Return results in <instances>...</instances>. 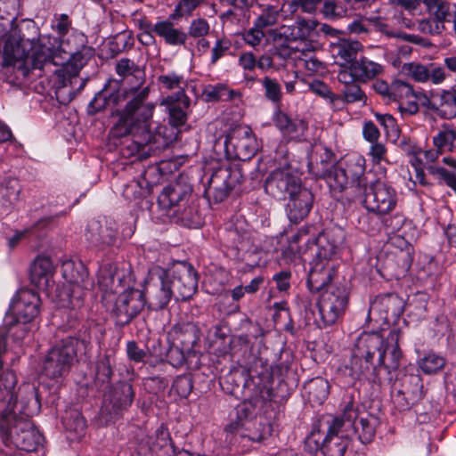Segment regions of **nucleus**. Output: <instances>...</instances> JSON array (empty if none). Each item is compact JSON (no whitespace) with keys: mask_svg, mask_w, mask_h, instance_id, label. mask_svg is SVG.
<instances>
[{"mask_svg":"<svg viewBox=\"0 0 456 456\" xmlns=\"http://www.w3.org/2000/svg\"><path fill=\"white\" fill-rule=\"evenodd\" d=\"M116 72L122 78L134 77L136 81L128 90L123 91L128 99L125 107L111 113L117 117V120L110 128V134L130 140L131 144L127 148L131 155L150 143L167 145L168 140L161 137L162 130H167V127H159L156 134L151 129L156 106L147 102L150 87L142 86L144 83L143 71L133 61L123 58L117 62Z\"/></svg>","mask_w":456,"mask_h":456,"instance_id":"obj_1","label":"nucleus"},{"mask_svg":"<svg viewBox=\"0 0 456 456\" xmlns=\"http://www.w3.org/2000/svg\"><path fill=\"white\" fill-rule=\"evenodd\" d=\"M26 50H28V56L24 59L22 66L19 65L18 68L23 71L25 76L28 75L30 68L40 70L46 68L52 71V66H64L65 64V69L68 70L71 66L70 73L76 75L86 63V59L81 53H73L67 49L64 42L52 36L30 34L26 41ZM63 71V68L53 70L57 76H61Z\"/></svg>","mask_w":456,"mask_h":456,"instance_id":"obj_2","label":"nucleus"},{"mask_svg":"<svg viewBox=\"0 0 456 456\" xmlns=\"http://www.w3.org/2000/svg\"><path fill=\"white\" fill-rule=\"evenodd\" d=\"M20 409L0 420V435L6 445L34 452L41 444L42 436L35 428L30 418L39 412L40 403L32 386L20 388Z\"/></svg>","mask_w":456,"mask_h":456,"instance_id":"obj_3","label":"nucleus"},{"mask_svg":"<svg viewBox=\"0 0 456 456\" xmlns=\"http://www.w3.org/2000/svg\"><path fill=\"white\" fill-rule=\"evenodd\" d=\"M99 283L107 293L118 295L112 312L121 325L129 323L146 305L142 291L132 288L131 275L115 265L107 264L100 269Z\"/></svg>","mask_w":456,"mask_h":456,"instance_id":"obj_4","label":"nucleus"},{"mask_svg":"<svg viewBox=\"0 0 456 456\" xmlns=\"http://www.w3.org/2000/svg\"><path fill=\"white\" fill-rule=\"evenodd\" d=\"M40 307V298L38 295L30 289H22L19 291L13 299L10 311L4 319V328L5 332L0 334V338L10 334L15 339H21L28 331L27 324L34 320Z\"/></svg>","mask_w":456,"mask_h":456,"instance_id":"obj_5","label":"nucleus"},{"mask_svg":"<svg viewBox=\"0 0 456 456\" xmlns=\"http://www.w3.org/2000/svg\"><path fill=\"white\" fill-rule=\"evenodd\" d=\"M30 34H39L35 23L17 24L15 20H12L9 28L0 23V53H3L4 66H22L24 59L28 56L26 41Z\"/></svg>","mask_w":456,"mask_h":456,"instance_id":"obj_6","label":"nucleus"},{"mask_svg":"<svg viewBox=\"0 0 456 456\" xmlns=\"http://www.w3.org/2000/svg\"><path fill=\"white\" fill-rule=\"evenodd\" d=\"M350 437L343 420L339 417H335L327 421L325 434L314 426L305 443L311 452L321 450L324 456H344Z\"/></svg>","mask_w":456,"mask_h":456,"instance_id":"obj_7","label":"nucleus"},{"mask_svg":"<svg viewBox=\"0 0 456 456\" xmlns=\"http://www.w3.org/2000/svg\"><path fill=\"white\" fill-rule=\"evenodd\" d=\"M89 342L86 339L66 338L53 346L45 356L42 370L45 376L57 379L68 373L77 355L86 354Z\"/></svg>","mask_w":456,"mask_h":456,"instance_id":"obj_8","label":"nucleus"},{"mask_svg":"<svg viewBox=\"0 0 456 456\" xmlns=\"http://www.w3.org/2000/svg\"><path fill=\"white\" fill-rule=\"evenodd\" d=\"M61 270L66 284L58 293L60 306L80 309L90 285L87 269L81 261L67 260L62 264Z\"/></svg>","mask_w":456,"mask_h":456,"instance_id":"obj_9","label":"nucleus"},{"mask_svg":"<svg viewBox=\"0 0 456 456\" xmlns=\"http://www.w3.org/2000/svg\"><path fill=\"white\" fill-rule=\"evenodd\" d=\"M354 200L362 202L369 213L384 216L393 211L397 204L395 190L386 181L378 179L368 187H360Z\"/></svg>","mask_w":456,"mask_h":456,"instance_id":"obj_10","label":"nucleus"},{"mask_svg":"<svg viewBox=\"0 0 456 456\" xmlns=\"http://www.w3.org/2000/svg\"><path fill=\"white\" fill-rule=\"evenodd\" d=\"M142 293L150 309L160 310L165 308L175 294L167 270L159 266L150 270Z\"/></svg>","mask_w":456,"mask_h":456,"instance_id":"obj_11","label":"nucleus"},{"mask_svg":"<svg viewBox=\"0 0 456 456\" xmlns=\"http://www.w3.org/2000/svg\"><path fill=\"white\" fill-rule=\"evenodd\" d=\"M382 345V337L378 333H366L360 337L356 352L350 362V375L360 379L375 368L373 356Z\"/></svg>","mask_w":456,"mask_h":456,"instance_id":"obj_12","label":"nucleus"},{"mask_svg":"<svg viewBox=\"0 0 456 456\" xmlns=\"http://www.w3.org/2000/svg\"><path fill=\"white\" fill-rule=\"evenodd\" d=\"M339 418L343 420L350 436L356 434L362 444H368L374 438L376 428L379 425L378 418L364 411L360 412L353 402H349L345 406Z\"/></svg>","mask_w":456,"mask_h":456,"instance_id":"obj_13","label":"nucleus"},{"mask_svg":"<svg viewBox=\"0 0 456 456\" xmlns=\"http://www.w3.org/2000/svg\"><path fill=\"white\" fill-rule=\"evenodd\" d=\"M347 304L348 292L346 287L328 286L318 303L323 327L334 324L344 314Z\"/></svg>","mask_w":456,"mask_h":456,"instance_id":"obj_14","label":"nucleus"},{"mask_svg":"<svg viewBox=\"0 0 456 456\" xmlns=\"http://www.w3.org/2000/svg\"><path fill=\"white\" fill-rule=\"evenodd\" d=\"M224 151L228 158L248 160L258 150V143L252 130L248 126L232 128L224 142Z\"/></svg>","mask_w":456,"mask_h":456,"instance_id":"obj_15","label":"nucleus"},{"mask_svg":"<svg viewBox=\"0 0 456 456\" xmlns=\"http://www.w3.org/2000/svg\"><path fill=\"white\" fill-rule=\"evenodd\" d=\"M242 180L243 174L238 165L222 166L213 172L206 194L215 202H222Z\"/></svg>","mask_w":456,"mask_h":456,"instance_id":"obj_16","label":"nucleus"},{"mask_svg":"<svg viewBox=\"0 0 456 456\" xmlns=\"http://www.w3.org/2000/svg\"><path fill=\"white\" fill-rule=\"evenodd\" d=\"M301 187L300 178L289 166L274 169L265 183V191L277 200L289 198Z\"/></svg>","mask_w":456,"mask_h":456,"instance_id":"obj_17","label":"nucleus"},{"mask_svg":"<svg viewBox=\"0 0 456 456\" xmlns=\"http://www.w3.org/2000/svg\"><path fill=\"white\" fill-rule=\"evenodd\" d=\"M167 272L171 286L175 290V299L187 300L191 298L198 288L197 273L192 266L186 263H180Z\"/></svg>","mask_w":456,"mask_h":456,"instance_id":"obj_18","label":"nucleus"},{"mask_svg":"<svg viewBox=\"0 0 456 456\" xmlns=\"http://www.w3.org/2000/svg\"><path fill=\"white\" fill-rule=\"evenodd\" d=\"M158 83L162 90L176 91L175 94L168 95L161 101V105H170L171 103L179 102L183 108H188L190 99L185 94V87L187 82L184 77L175 71H170L158 77Z\"/></svg>","mask_w":456,"mask_h":456,"instance_id":"obj_19","label":"nucleus"},{"mask_svg":"<svg viewBox=\"0 0 456 456\" xmlns=\"http://www.w3.org/2000/svg\"><path fill=\"white\" fill-rule=\"evenodd\" d=\"M191 191V187L186 183L180 181L171 183L159 195V205L167 210V214L169 216V213L174 211L175 208L189 202Z\"/></svg>","mask_w":456,"mask_h":456,"instance_id":"obj_20","label":"nucleus"},{"mask_svg":"<svg viewBox=\"0 0 456 456\" xmlns=\"http://www.w3.org/2000/svg\"><path fill=\"white\" fill-rule=\"evenodd\" d=\"M314 201V194L305 187L291 194L286 204V214L290 223L297 224L303 221L309 215Z\"/></svg>","mask_w":456,"mask_h":456,"instance_id":"obj_21","label":"nucleus"},{"mask_svg":"<svg viewBox=\"0 0 456 456\" xmlns=\"http://www.w3.org/2000/svg\"><path fill=\"white\" fill-rule=\"evenodd\" d=\"M401 338V330L399 329L392 330L386 339H382V345L377 354H379V364L384 366L388 372L396 370L403 357L402 351L399 347V340Z\"/></svg>","mask_w":456,"mask_h":456,"instance_id":"obj_22","label":"nucleus"},{"mask_svg":"<svg viewBox=\"0 0 456 456\" xmlns=\"http://www.w3.org/2000/svg\"><path fill=\"white\" fill-rule=\"evenodd\" d=\"M402 72L419 83L430 81L435 85H439L446 77L444 68L436 63L427 65L419 62L404 63L402 66Z\"/></svg>","mask_w":456,"mask_h":456,"instance_id":"obj_23","label":"nucleus"},{"mask_svg":"<svg viewBox=\"0 0 456 456\" xmlns=\"http://www.w3.org/2000/svg\"><path fill=\"white\" fill-rule=\"evenodd\" d=\"M273 121L283 137L289 140L302 141L305 139L307 123L301 118H292L281 110L274 112Z\"/></svg>","mask_w":456,"mask_h":456,"instance_id":"obj_24","label":"nucleus"},{"mask_svg":"<svg viewBox=\"0 0 456 456\" xmlns=\"http://www.w3.org/2000/svg\"><path fill=\"white\" fill-rule=\"evenodd\" d=\"M118 82H110L102 90L95 94L88 105V113L95 114L104 110L109 105H118L127 95L122 90L117 88Z\"/></svg>","mask_w":456,"mask_h":456,"instance_id":"obj_25","label":"nucleus"},{"mask_svg":"<svg viewBox=\"0 0 456 456\" xmlns=\"http://www.w3.org/2000/svg\"><path fill=\"white\" fill-rule=\"evenodd\" d=\"M55 266L47 256H38L30 266V281L41 290L47 289L53 282Z\"/></svg>","mask_w":456,"mask_h":456,"instance_id":"obj_26","label":"nucleus"},{"mask_svg":"<svg viewBox=\"0 0 456 456\" xmlns=\"http://www.w3.org/2000/svg\"><path fill=\"white\" fill-rule=\"evenodd\" d=\"M307 245L311 244L310 248L316 247L315 259L314 261L330 264V259L335 256L342 243V237H335L331 232L322 233L318 238L306 240Z\"/></svg>","mask_w":456,"mask_h":456,"instance_id":"obj_27","label":"nucleus"},{"mask_svg":"<svg viewBox=\"0 0 456 456\" xmlns=\"http://www.w3.org/2000/svg\"><path fill=\"white\" fill-rule=\"evenodd\" d=\"M370 311L379 313L381 319L390 322L403 314V301L395 294H387L378 297L371 304Z\"/></svg>","mask_w":456,"mask_h":456,"instance_id":"obj_28","label":"nucleus"},{"mask_svg":"<svg viewBox=\"0 0 456 456\" xmlns=\"http://www.w3.org/2000/svg\"><path fill=\"white\" fill-rule=\"evenodd\" d=\"M317 25L314 20L298 18L292 25L281 27L280 35L289 42H305L313 36Z\"/></svg>","mask_w":456,"mask_h":456,"instance_id":"obj_29","label":"nucleus"},{"mask_svg":"<svg viewBox=\"0 0 456 456\" xmlns=\"http://www.w3.org/2000/svg\"><path fill=\"white\" fill-rule=\"evenodd\" d=\"M388 221L390 224H387V226L391 228V232L394 233L390 238L392 245L401 250H409L412 236L407 232L411 230V223L404 222L403 217L398 216L389 218L387 222Z\"/></svg>","mask_w":456,"mask_h":456,"instance_id":"obj_30","label":"nucleus"},{"mask_svg":"<svg viewBox=\"0 0 456 456\" xmlns=\"http://www.w3.org/2000/svg\"><path fill=\"white\" fill-rule=\"evenodd\" d=\"M409 381L414 387L399 390L394 396V402L400 411L409 410L411 405L422 398V384L419 376H410Z\"/></svg>","mask_w":456,"mask_h":456,"instance_id":"obj_31","label":"nucleus"},{"mask_svg":"<svg viewBox=\"0 0 456 456\" xmlns=\"http://www.w3.org/2000/svg\"><path fill=\"white\" fill-rule=\"evenodd\" d=\"M333 265L314 261V265L309 273L307 285L311 291H320L332 278Z\"/></svg>","mask_w":456,"mask_h":456,"instance_id":"obj_32","label":"nucleus"},{"mask_svg":"<svg viewBox=\"0 0 456 456\" xmlns=\"http://www.w3.org/2000/svg\"><path fill=\"white\" fill-rule=\"evenodd\" d=\"M153 32L169 45H183L187 41V33L175 28L170 20L157 22Z\"/></svg>","mask_w":456,"mask_h":456,"instance_id":"obj_33","label":"nucleus"},{"mask_svg":"<svg viewBox=\"0 0 456 456\" xmlns=\"http://www.w3.org/2000/svg\"><path fill=\"white\" fill-rule=\"evenodd\" d=\"M435 110L444 118L456 117V86L452 90L444 91L434 96Z\"/></svg>","mask_w":456,"mask_h":456,"instance_id":"obj_34","label":"nucleus"},{"mask_svg":"<svg viewBox=\"0 0 456 456\" xmlns=\"http://www.w3.org/2000/svg\"><path fill=\"white\" fill-rule=\"evenodd\" d=\"M353 63V72L358 82H367L383 73V66L366 57H362Z\"/></svg>","mask_w":456,"mask_h":456,"instance_id":"obj_35","label":"nucleus"},{"mask_svg":"<svg viewBox=\"0 0 456 456\" xmlns=\"http://www.w3.org/2000/svg\"><path fill=\"white\" fill-rule=\"evenodd\" d=\"M87 240L94 246H110L115 240V234L98 221H92L87 227Z\"/></svg>","mask_w":456,"mask_h":456,"instance_id":"obj_36","label":"nucleus"},{"mask_svg":"<svg viewBox=\"0 0 456 456\" xmlns=\"http://www.w3.org/2000/svg\"><path fill=\"white\" fill-rule=\"evenodd\" d=\"M169 216L174 218L175 222H180L190 228H198L202 224L195 206L189 204V202L175 208L174 211L169 213Z\"/></svg>","mask_w":456,"mask_h":456,"instance_id":"obj_37","label":"nucleus"},{"mask_svg":"<svg viewBox=\"0 0 456 456\" xmlns=\"http://www.w3.org/2000/svg\"><path fill=\"white\" fill-rule=\"evenodd\" d=\"M134 396L132 385L127 382H119L110 391V400L114 408L121 410L132 404Z\"/></svg>","mask_w":456,"mask_h":456,"instance_id":"obj_38","label":"nucleus"},{"mask_svg":"<svg viewBox=\"0 0 456 456\" xmlns=\"http://www.w3.org/2000/svg\"><path fill=\"white\" fill-rule=\"evenodd\" d=\"M365 170V159L362 156H354L347 161L346 169L341 170L343 175L349 174L353 178V184L348 188L352 191L357 193L359 191L358 184L360 187H364V183L361 175Z\"/></svg>","mask_w":456,"mask_h":456,"instance_id":"obj_39","label":"nucleus"},{"mask_svg":"<svg viewBox=\"0 0 456 456\" xmlns=\"http://www.w3.org/2000/svg\"><path fill=\"white\" fill-rule=\"evenodd\" d=\"M333 52L337 57H339L345 63H352L356 61V55L362 49V45L357 41L347 39H339L332 44Z\"/></svg>","mask_w":456,"mask_h":456,"instance_id":"obj_40","label":"nucleus"},{"mask_svg":"<svg viewBox=\"0 0 456 456\" xmlns=\"http://www.w3.org/2000/svg\"><path fill=\"white\" fill-rule=\"evenodd\" d=\"M21 187L18 180L8 179L0 184V201L6 208H12L20 199Z\"/></svg>","mask_w":456,"mask_h":456,"instance_id":"obj_41","label":"nucleus"},{"mask_svg":"<svg viewBox=\"0 0 456 456\" xmlns=\"http://www.w3.org/2000/svg\"><path fill=\"white\" fill-rule=\"evenodd\" d=\"M174 332L175 339L186 349L194 347L200 339L197 326L191 322L175 327Z\"/></svg>","mask_w":456,"mask_h":456,"instance_id":"obj_42","label":"nucleus"},{"mask_svg":"<svg viewBox=\"0 0 456 456\" xmlns=\"http://www.w3.org/2000/svg\"><path fill=\"white\" fill-rule=\"evenodd\" d=\"M112 374V361L109 355H103L95 364L94 385L98 389H104L109 386Z\"/></svg>","mask_w":456,"mask_h":456,"instance_id":"obj_43","label":"nucleus"},{"mask_svg":"<svg viewBox=\"0 0 456 456\" xmlns=\"http://www.w3.org/2000/svg\"><path fill=\"white\" fill-rule=\"evenodd\" d=\"M305 388L309 395V400L321 404L329 395L330 385L328 380L317 377L310 380Z\"/></svg>","mask_w":456,"mask_h":456,"instance_id":"obj_44","label":"nucleus"},{"mask_svg":"<svg viewBox=\"0 0 456 456\" xmlns=\"http://www.w3.org/2000/svg\"><path fill=\"white\" fill-rule=\"evenodd\" d=\"M264 90V96L266 100L278 105L282 100V89L277 79L265 76L260 79Z\"/></svg>","mask_w":456,"mask_h":456,"instance_id":"obj_45","label":"nucleus"},{"mask_svg":"<svg viewBox=\"0 0 456 456\" xmlns=\"http://www.w3.org/2000/svg\"><path fill=\"white\" fill-rule=\"evenodd\" d=\"M280 9L273 5H263L261 7V12L254 20L256 27L265 28L268 27L274 26L280 16Z\"/></svg>","mask_w":456,"mask_h":456,"instance_id":"obj_46","label":"nucleus"},{"mask_svg":"<svg viewBox=\"0 0 456 456\" xmlns=\"http://www.w3.org/2000/svg\"><path fill=\"white\" fill-rule=\"evenodd\" d=\"M455 129L448 126H443L441 130L433 137V145L435 148L442 151L443 153L452 152L453 140L451 136L454 135Z\"/></svg>","mask_w":456,"mask_h":456,"instance_id":"obj_47","label":"nucleus"},{"mask_svg":"<svg viewBox=\"0 0 456 456\" xmlns=\"http://www.w3.org/2000/svg\"><path fill=\"white\" fill-rule=\"evenodd\" d=\"M445 359L435 353H428L419 362L421 370L426 374H433L441 370L445 365Z\"/></svg>","mask_w":456,"mask_h":456,"instance_id":"obj_48","label":"nucleus"},{"mask_svg":"<svg viewBox=\"0 0 456 456\" xmlns=\"http://www.w3.org/2000/svg\"><path fill=\"white\" fill-rule=\"evenodd\" d=\"M309 89L316 95L328 100L333 108L338 107V103L342 102L341 95L335 94L322 81H313L309 84Z\"/></svg>","mask_w":456,"mask_h":456,"instance_id":"obj_49","label":"nucleus"},{"mask_svg":"<svg viewBox=\"0 0 456 456\" xmlns=\"http://www.w3.org/2000/svg\"><path fill=\"white\" fill-rule=\"evenodd\" d=\"M64 425L68 432L74 433V438H80L86 430V420L77 411H72L69 418H65Z\"/></svg>","mask_w":456,"mask_h":456,"instance_id":"obj_50","label":"nucleus"},{"mask_svg":"<svg viewBox=\"0 0 456 456\" xmlns=\"http://www.w3.org/2000/svg\"><path fill=\"white\" fill-rule=\"evenodd\" d=\"M391 95L390 101L396 102L397 103L401 102L403 99L411 97L413 87L411 84L400 80L395 79L391 83Z\"/></svg>","mask_w":456,"mask_h":456,"instance_id":"obj_51","label":"nucleus"},{"mask_svg":"<svg viewBox=\"0 0 456 456\" xmlns=\"http://www.w3.org/2000/svg\"><path fill=\"white\" fill-rule=\"evenodd\" d=\"M227 240H231L232 246L237 249H246L251 243V237L248 232H240L237 227L230 229L226 232Z\"/></svg>","mask_w":456,"mask_h":456,"instance_id":"obj_52","label":"nucleus"},{"mask_svg":"<svg viewBox=\"0 0 456 456\" xmlns=\"http://www.w3.org/2000/svg\"><path fill=\"white\" fill-rule=\"evenodd\" d=\"M375 117L380 126H383L387 136L396 140L400 135V128L395 118L390 114L376 113Z\"/></svg>","mask_w":456,"mask_h":456,"instance_id":"obj_53","label":"nucleus"},{"mask_svg":"<svg viewBox=\"0 0 456 456\" xmlns=\"http://www.w3.org/2000/svg\"><path fill=\"white\" fill-rule=\"evenodd\" d=\"M341 99L342 102L338 103V107H335L336 109H339L341 107L340 105L345 102L353 103L364 101L365 94L362 91L361 87L356 83H354L345 86V88L342 90Z\"/></svg>","mask_w":456,"mask_h":456,"instance_id":"obj_54","label":"nucleus"},{"mask_svg":"<svg viewBox=\"0 0 456 456\" xmlns=\"http://www.w3.org/2000/svg\"><path fill=\"white\" fill-rule=\"evenodd\" d=\"M170 436L167 428L162 424L155 431L154 436L150 437L149 444L152 451L159 450L168 445Z\"/></svg>","mask_w":456,"mask_h":456,"instance_id":"obj_55","label":"nucleus"},{"mask_svg":"<svg viewBox=\"0 0 456 456\" xmlns=\"http://www.w3.org/2000/svg\"><path fill=\"white\" fill-rule=\"evenodd\" d=\"M307 232L303 229L300 230L297 234L291 236L289 240V248L294 254H303L305 253L311 247V244L307 245L306 240Z\"/></svg>","mask_w":456,"mask_h":456,"instance_id":"obj_56","label":"nucleus"},{"mask_svg":"<svg viewBox=\"0 0 456 456\" xmlns=\"http://www.w3.org/2000/svg\"><path fill=\"white\" fill-rule=\"evenodd\" d=\"M210 30L209 23L203 18H197L191 20L188 28L187 37L193 38L205 37Z\"/></svg>","mask_w":456,"mask_h":456,"instance_id":"obj_57","label":"nucleus"},{"mask_svg":"<svg viewBox=\"0 0 456 456\" xmlns=\"http://www.w3.org/2000/svg\"><path fill=\"white\" fill-rule=\"evenodd\" d=\"M235 414L237 421L231 423L227 429L233 431L239 427L244 425V420L248 419L252 415V405L243 402L237 405L235 408Z\"/></svg>","mask_w":456,"mask_h":456,"instance_id":"obj_58","label":"nucleus"},{"mask_svg":"<svg viewBox=\"0 0 456 456\" xmlns=\"http://www.w3.org/2000/svg\"><path fill=\"white\" fill-rule=\"evenodd\" d=\"M201 0H180L175 6L174 12L170 14V20H177L181 17L189 15L196 9Z\"/></svg>","mask_w":456,"mask_h":456,"instance_id":"obj_59","label":"nucleus"},{"mask_svg":"<svg viewBox=\"0 0 456 456\" xmlns=\"http://www.w3.org/2000/svg\"><path fill=\"white\" fill-rule=\"evenodd\" d=\"M446 19H440L437 16H436V19L422 20L419 23V28L424 33H428L431 35H437V34H440L444 30V21Z\"/></svg>","mask_w":456,"mask_h":456,"instance_id":"obj_60","label":"nucleus"},{"mask_svg":"<svg viewBox=\"0 0 456 456\" xmlns=\"http://www.w3.org/2000/svg\"><path fill=\"white\" fill-rule=\"evenodd\" d=\"M265 37L264 29L254 23L253 27L243 34V40L248 45L256 47L261 44Z\"/></svg>","mask_w":456,"mask_h":456,"instance_id":"obj_61","label":"nucleus"},{"mask_svg":"<svg viewBox=\"0 0 456 456\" xmlns=\"http://www.w3.org/2000/svg\"><path fill=\"white\" fill-rule=\"evenodd\" d=\"M225 93V85L218 84L216 86H208L204 91L203 95L207 102L224 101Z\"/></svg>","mask_w":456,"mask_h":456,"instance_id":"obj_62","label":"nucleus"},{"mask_svg":"<svg viewBox=\"0 0 456 456\" xmlns=\"http://www.w3.org/2000/svg\"><path fill=\"white\" fill-rule=\"evenodd\" d=\"M169 110V122L173 126H180L186 122V113L180 106L175 103L165 105Z\"/></svg>","mask_w":456,"mask_h":456,"instance_id":"obj_63","label":"nucleus"},{"mask_svg":"<svg viewBox=\"0 0 456 456\" xmlns=\"http://www.w3.org/2000/svg\"><path fill=\"white\" fill-rule=\"evenodd\" d=\"M173 389L182 397L189 395L192 389L191 379L186 376H179L173 384Z\"/></svg>","mask_w":456,"mask_h":456,"instance_id":"obj_64","label":"nucleus"}]
</instances>
